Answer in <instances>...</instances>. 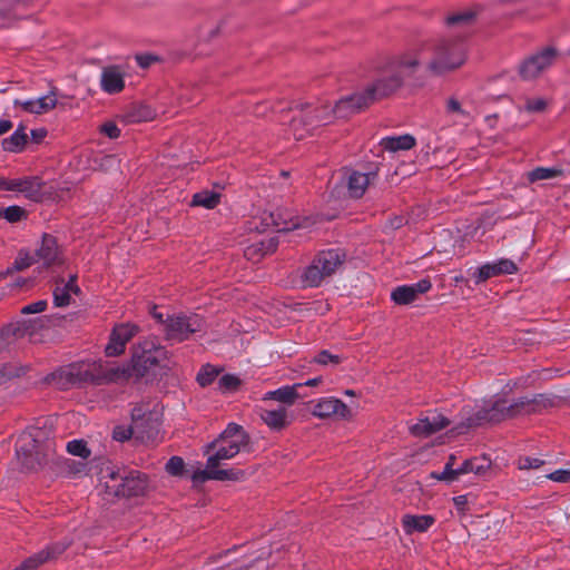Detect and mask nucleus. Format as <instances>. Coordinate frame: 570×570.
I'll return each mask as SVG.
<instances>
[{
	"label": "nucleus",
	"instance_id": "53",
	"mask_svg": "<svg viewBox=\"0 0 570 570\" xmlns=\"http://www.w3.org/2000/svg\"><path fill=\"white\" fill-rule=\"evenodd\" d=\"M100 131L111 139H116L120 136V129L115 122L108 121L101 125Z\"/></svg>",
	"mask_w": 570,
	"mask_h": 570
},
{
	"label": "nucleus",
	"instance_id": "61",
	"mask_svg": "<svg viewBox=\"0 0 570 570\" xmlns=\"http://www.w3.org/2000/svg\"><path fill=\"white\" fill-rule=\"evenodd\" d=\"M451 466V470L455 469V455H450L445 466Z\"/></svg>",
	"mask_w": 570,
	"mask_h": 570
},
{
	"label": "nucleus",
	"instance_id": "22",
	"mask_svg": "<svg viewBox=\"0 0 570 570\" xmlns=\"http://www.w3.org/2000/svg\"><path fill=\"white\" fill-rule=\"evenodd\" d=\"M101 90L108 95H116L125 88V71L120 66L102 68L100 75Z\"/></svg>",
	"mask_w": 570,
	"mask_h": 570
},
{
	"label": "nucleus",
	"instance_id": "62",
	"mask_svg": "<svg viewBox=\"0 0 570 570\" xmlns=\"http://www.w3.org/2000/svg\"><path fill=\"white\" fill-rule=\"evenodd\" d=\"M23 284H24V279H21V278L16 282V286H18V287H21Z\"/></svg>",
	"mask_w": 570,
	"mask_h": 570
},
{
	"label": "nucleus",
	"instance_id": "23",
	"mask_svg": "<svg viewBox=\"0 0 570 570\" xmlns=\"http://www.w3.org/2000/svg\"><path fill=\"white\" fill-rule=\"evenodd\" d=\"M14 106L21 107L24 111L33 115L46 114L58 106L57 95L50 91L48 95L28 100H14Z\"/></svg>",
	"mask_w": 570,
	"mask_h": 570
},
{
	"label": "nucleus",
	"instance_id": "2",
	"mask_svg": "<svg viewBox=\"0 0 570 570\" xmlns=\"http://www.w3.org/2000/svg\"><path fill=\"white\" fill-rule=\"evenodd\" d=\"M168 351L155 340L145 338L132 346L130 363L120 366L104 362L106 383L124 384L137 382L147 376L155 367L166 366Z\"/></svg>",
	"mask_w": 570,
	"mask_h": 570
},
{
	"label": "nucleus",
	"instance_id": "10",
	"mask_svg": "<svg viewBox=\"0 0 570 570\" xmlns=\"http://www.w3.org/2000/svg\"><path fill=\"white\" fill-rule=\"evenodd\" d=\"M204 320L197 314H173L166 317L163 332L168 341L183 342L204 328Z\"/></svg>",
	"mask_w": 570,
	"mask_h": 570
},
{
	"label": "nucleus",
	"instance_id": "28",
	"mask_svg": "<svg viewBox=\"0 0 570 570\" xmlns=\"http://www.w3.org/2000/svg\"><path fill=\"white\" fill-rule=\"evenodd\" d=\"M470 473L482 479H491L498 474V468L488 456H475L470 459Z\"/></svg>",
	"mask_w": 570,
	"mask_h": 570
},
{
	"label": "nucleus",
	"instance_id": "30",
	"mask_svg": "<svg viewBox=\"0 0 570 570\" xmlns=\"http://www.w3.org/2000/svg\"><path fill=\"white\" fill-rule=\"evenodd\" d=\"M328 275L322 272V267L316 262V256L312 263L304 269L302 274V283L305 287H317L320 286Z\"/></svg>",
	"mask_w": 570,
	"mask_h": 570
},
{
	"label": "nucleus",
	"instance_id": "25",
	"mask_svg": "<svg viewBox=\"0 0 570 570\" xmlns=\"http://www.w3.org/2000/svg\"><path fill=\"white\" fill-rule=\"evenodd\" d=\"M345 261V253L341 248H331L321 250L316 254V262L322 267V272L328 277L336 273Z\"/></svg>",
	"mask_w": 570,
	"mask_h": 570
},
{
	"label": "nucleus",
	"instance_id": "21",
	"mask_svg": "<svg viewBox=\"0 0 570 570\" xmlns=\"http://www.w3.org/2000/svg\"><path fill=\"white\" fill-rule=\"evenodd\" d=\"M263 228L266 230L274 227L277 232H286L296 229L303 226L299 217L291 216L287 212L277 210L275 213L264 214L262 216Z\"/></svg>",
	"mask_w": 570,
	"mask_h": 570
},
{
	"label": "nucleus",
	"instance_id": "16",
	"mask_svg": "<svg viewBox=\"0 0 570 570\" xmlns=\"http://www.w3.org/2000/svg\"><path fill=\"white\" fill-rule=\"evenodd\" d=\"M244 475V472L235 469H222L218 463L209 464V456L207 458L206 468L196 470L191 480L195 483H203L208 480H239Z\"/></svg>",
	"mask_w": 570,
	"mask_h": 570
},
{
	"label": "nucleus",
	"instance_id": "51",
	"mask_svg": "<svg viewBox=\"0 0 570 570\" xmlns=\"http://www.w3.org/2000/svg\"><path fill=\"white\" fill-rule=\"evenodd\" d=\"M473 19L471 12L456 13L448 17L446 23L449 26L466 24Z\"/></svg>",
	"mask_w": 570,
	"mask_h": 570
},
{
	"label": "nucleus",
	"instance_id": "8",
	"mask_svg": "<svg viewBox=\"0 0 570 570\" xmlns=\"http://www.w3.org/2000/svg\"><path fill=\"white\" fill-rule=\"evenodd\" d=\"M42 432L35 430L22 435L17 443V458L26 470H36L43 464L55 452V442L42 441Z\"/></svg>",
	"mask_w": 570,
	"mask_h": 570
},
{
	"label": "nucleus",
	"instance_id": "15",
	"mask_svg": "<svg viewBox=\"0 0 570 570\" xmlns=\"http://www.w3.org/2000/svg\"><path fill=\"white\" fill-rule=\"evenodd\" d=\"M0 189L19 191L28 199L38 202L42 195V183L37 177L1 179Z\"/></svg>",
	"mask_w": 570,
	"mask_h": 570
},
{
	"label": "nucleus",
	"instance_id": "49",
	"mask_svg": "<svg viewBox=\"0 0 570 570\" xmlns=\"http://www.w3.org/2000/svg\"><path fill=\"white\" fill-rule=\"evenodd\" d=\"M184 460L179 456H173L166 463V471L171 475H180L184 471Z\"/></svg>",
	"mask_w": 570,
	"mask_h": 570
},
{
	"label": "nucleus",
	"instance_id": "48",
	"mask_svg": "<svg viewBox=\"0 0 570 570\" xmlns=\"http://www.w3.org/2000/svg\"><path fill=\"white\" fill-rule=\"evenodd\" d=\"M131 435L136 438L135 424L131 426L118 425L112 431V438L119 442L129 440Z\"/></svg>",
	"mask_w": 570,
	"mask_h": 570
},
{
	"label": "nucleus",
	"instance_id": "52",
	"mask_svg": "<svg viewBox=\"0 0 570 570\" xmlns=\"http://www.w3.org/2000/svg\"><path fill=\"white\" fill-rule=\"evenodd\" d=\"M547 478L559 483H570V466L567 469L557 470L548 474Z\"/></svg>",
	"mask_w": 570,
	"mask_h": 570
},
{
	"label": "nucleus",
	"instance_id": "35",
	"mask_svg": "<svg viewBox=\"0 0 570 570\" xmlns=\"http://www.w3.org/2000/svg\"><path fill=\"white\" fill-rule=\"evenodd\" d=\"M222 368L212 364H205L197 373L196 381L202 389L208 387L222 373Z\"/></svg>",
	"mask_w": 570,
	"mask_h": 570
},
{
	"label": "nucleus",
	"instance_id": "41",
	"mask_svg": "<svg viewBox=\"0 0 570 570\" xmlns=\"http://www.w3.org/2000/svg\"><path fill=\"white\" fill-rule=\"evenodd\" d=\"M549 376H550V370H542L538 373H532L531 375H529L527 377L519 379L518 381L514 382L512 389L527 390V389L538 387L534 384V382L537 380L548 379Z\"/></svg>",
	"mask_w": 570,
	"mask_h": 570
},
{
	"label": "nucleus",
	"instance_id": "4",
	"mask_svg": "<svg viewBox=\"0 0 570 570\" xmlns=\"http://www.w3.org/2000/svg\"><path fill=\"white\" fill-rule=\"evenodd\" d=\"M106 383L104 362L79 363L60 367L41 380L38 387L42 390L67 391L82 389L83 383Z\"/></svg>",
	"mask_w": 570,
	"mask_h": 570
},
{
	"label": "nucleus",
	"instance_id": "50",
	"mask_svg": "<svg viewBox=\"0 0 570 570\" xmlns=\"http://www.w3.org/2000/svg\"><path fill=\"white\" fill-rule=\"evenodd\" d=\"M321 382V377H314L309 379L303 383H297L295 385H284L278 389H276L274 392H295V389L307 386V387H315Z\"/></svg>",
	"mask_w": 570,
	"mask_h": 570
},
{
	"label": "nucleus",
	"instance_id": "36",
	"mask_svg": "<svg viewBox=\"0 0 570 570\" xmlns=\"http://www.w3.org/2000/svg\"><path fill=\"white\" fill-rule=\"evenodd\" d=\"M220 195L216 191L205 190L194 195L193 205L213 209L219 204Z\"/></svg>",
	"mask_w": 570,
	"mask_h": 570
},
{
	"label": "nucleus",
	"instance_id": "24",
	"mask_svg": "<svg viewBox=\"0 0 570 570\" xmlns=\"http://www.w3.org/2000/svg\"><path fill=\"white\" fill-rule=\"evenodd\" d=\"M35 257L37 263H41L45 267L60 263V252L56 238L45 234L40 247L35 253Z\"/></svg>",
	"mask_w": 570,
	"mask_h": 570
},
{
	"label": "nucleus",
	"instance_id": "37",
	"mask_svg": "<svg viewBox=\"0 0 570 570\" xmlns=\"http://www.w3.org/2000/svg\"><path fill=\"white\" fill-rule=\"evenodd\" d=\"M445 111L449 116L455 117L458 121H469L471 115L465 110L455 97H450L445 104Z\"/></svg>",
	"mask_w": 570,
	"mask_h": 570
},
{
	"label": "nucleus",
	"instance_id": "43",
	"mask_svg": "<svg viewBox=\"0 0 570 570\" xmlns=\"http://www.w3.org/2000/svg\"><path fill=\"white\" fill-rule=\"evenodd\" d=\"M66 449L68 453L81 459H87L91 454V451L88 449L87 443L83 440H72L67 443Z\"/></svg>",
	"mask_w": 570,
	"mask_h": 570
},
{
	"label": "nucleus",
	"instance_id": "33",
	"mask_svg": "<svg viewBox=\"0 0 570 570\" xmlns=\"http://www.w3.org/2000/svg\"><path fill=\"white\" fill-rule=\"evenodd\" d=\"M26 144L27 134L24 132V127L20 126L10 137L2 140V148L9 153H19L23 149Z\"/></svg>",
	"mask_w": 570,
	"mask_h": 570
},
{
	"label": "nucleus",
	"instance_id": "45",
	"mask_svg": "<svg viewBox=\"0 0 570 570\" xmlns=\"http://www.w3.org/2000/svg\"><path fill=\"white\" fill-rule=\"evenodd\" d=\"M546 463L544 460L532 456H520L517 460V466L519 470H538Z\"/></svg>",
	"mask_w": 570,
	"mask_h": 570
},
{
	"label": "nucleus",
	"instance_id": "47",
	"mask_svg": "<svg viewBox=\"0 0 570 570\" xmlns=\"http://www.w3.org/2000/svg\"><path fill=\"white\" fill-rule=\"evenodd\" d=\"M342 357L337 354H332L328 351H321L315 357L314 362L320 365H337Z\"/></svg>",
	"mask_w": 570,
	"mask_h": 570
},
{
	"label": "nucleus",
	"instance_id": "38",
	"mask_svg": "<svg viewBox=\"0 0 570 570\" xmlns=\"http://www.w3.org/2000/svg\"><path fill=\"white\" fill-rule=\"evenodd\" d=\"M36 263L37 261L35 255H31L24 250H20L13 264L7 268L6 274L24 271Z\"/></svg>",
	"mask_w": 570,
	"mask_h": 570
},
{
	"label": "nucleus",
	"instance_id": "32",
	"mask_svg": "<svg viewBox=\"0 0 570 570\" xmlns=\"http://www.w3.org/2000/svg\"><path fill=\"white\" fill-rule=\"evenodd\" d=\"M470 473V460H465L460 466L451 470V466H444L442 472H432L431 476L439 481H444L448 483L454 482L459 480V478L463 474Z\"/></svg>",
	"mask_w": 570,
	"mask_h": 570
},
{
	"label": "nucleus",
	"instance_id": "55",
	"mask_svg": "<svg viewBox=\"0 0 570 570\" xmlns=\"http://www.w3.org/2000/svg\"><path fill=\"white\" fill-rule=\"evenodd\" d=\"M547 106V102L542 98L528 100L525 104V109L531 112L542 111Z\"/></svg>",
	"mask_w": 570,
	"mask_h": 570
},
{
	"label": "nucleus",
	"instance_id": "34",
	"mask_svg": "<svg viewBox=\"0 0 570 570\" xmlns=\"http://www.w3.org/2000/svg\"><path fill=\"white\" fill-rule=\"evenodd\" d=\"M415 145V139L411 135H403L399 137H387L383 139V146L386 150H409Z\"/></svg>",
	"mask_w": 570,
	"mask_h": 570
},
{
	"label": "nucleus",
	"instance_id": "18",
	"mask_svg": "<svg viewBox=\"0 0 570 570\" xmlns=\"http://www.w3.org/2000/svg\"><path fill=\"white\" fill-rule=\"evenodd\" d=\"M432 287L430 279L424 278L410 285L395 287L391 293V299L397 305H407L416 301L419 295L429 292Z\"/></svg>",
	"mask_w": 570,
	"mask_h": 570
},
{
	"label": "nucleus",
	"instance_id": "46",
	"mask_svg": "<svg viewBox=\"0 0 570 570\" xmlns=\"http://www.w3.org/2000/svg\"><path fill=\"white\" fill-rule=\"evenodd\" d=\"M24 216V210L19 206H9L0 209V217H3L10 223H17Z\"/></svg>",
	"mask_w": 570,
	"mask_h": 570
},
{
	"label": "nucleus",
	"instance_id": "42",
	"mask_svg": "<svg viewBox=\"0 0 570 570\" xmlns=\"http://www.w3.org/2000/svg\"><path fill=\"white\" fill-rule=\"evenodd\" d=\"M218 387L222 390L233 391L244 389V381L235 374H224L218 380Z\"/></svg>",
	"mask_w": 570,
	"mask_h": 570
},
{
	"label": "nucleus",
	"instance_id": "44",
	"mask_svg": "<svg viewBox=\"0 0 570 570\" xmlns=\"http://www.w3.org/2000/svg\"><path fill=\"white\" fill-rule=\"evenodd\" d=\"M63 469L69 475H80L87 472V463L83 461H76L71 459H65L62 461Z\"/></svg>",
	"mask_w": 570,
	"mask_h": 570
},
{
	"label": "nucleus",
	"instance_id": "31",
	"mask_svg": "<svg viewBox=\"0 0 570 570\" xmlns=\"http://www.w3.org/2000/svg\"><path fill=\"white\" fill-rule=\"evenodd\" d=\"M276 243L271 238L268 240H259L252 243L244 249V255L248 261L258 262L263 256L274 252Z\"/></svg>",
	"mask_w": 570,
	"mask_h": 570
},
{
	"label": "nucleus",
	"instance_id": "27",
	"mask_svg": "<svg viewBox=\"0 0 570 570\" xmlns=\"http://www.w3.org/2000/svg\"><path fill=\"white\" fill-rule=\"evenodd\" d=\"M76 275H71L67 283H58L53 289V303L58 307L68 306L70 304L71 294L77 295L80 292L76 284Z\"/></svg>",
	"mask_w": 570,
	"mask_h": 570
},
{
	"label": "nucleus",
	"instance_id": "5",
	"mask_svg": "<svg viewBox=\"0 0 570 570\" xmlns=\"http://www.w3.org/2000/svg\"><path fill=\"white\" fill-rule=\"evenodd\" d=\"M102 487L107 499L142 497L149 490V481L137 470H110L104 475Z\"/></svg>",
	"mask_w": 570,
	"mask_h": 570
},
{
	"label": "nucleus",
	"instance_id": "6",
	"mask_svg": "<svg viewBox=\"0 0 570 570\" xmlns=\"http://www.w3.org/2000/svg\"><path fill=\"white\" fill-rule=\"evenodd\" d=\"M249 443L247 432L236 423H229L217 439L204 448L205 454L209 455V464L235 458Z\"/></svg>",
	"mask_w": 570,
	"mask_h": 570
},
{
	"label": "nucleus",
	"instance_id": "13",
	"mask_svg": "<svg viewBox=\"0 0 570 570\" xmlns=\"http://www.w3.org/2000/svg\"><path fill=\"white\" fill-rule=\"evenodd\" d=\"M139 332V327L131 323H121L112 328L105 352L108 356H119L126 350V344Z\"/></svg>",
	"mask_w": 570,
	"mask_h": 570
},
{
	"label": "nucleus",
	"instance_id": "11",
	"mask_svg": "<svg viewBox=\"0 0 570 570\" xmlns=\"http://www.w3.org/2000/svg\"><path fill=\"white\" fill-rule=\"evenodd\" d=\"M508 394H492L485 401V406L478 412L479 420L499 421L507 415H514L519 412V407L524 405V402H513L509 400Z\"/></svg>",
	"mask_w": 570,
	"mask_h": 570
},
{
	"label": "nucleus",
	"instance_id": "60",
	"mask_svg": "<svg viewBox=\"0 0 570 570\" xmlns=\"http://www.w3.org/2000/svg\"><path fill=\"white\" fill-rule=\"evenodd\" d=\"M153 317L156 318L163 325V328L165 327L166 318H164V315L161 313H158L155 308L153 311Z\"/></svg>",
	"mask_w": 570,
	"mask_h": 570
},
{
	"label": "nucleus",
	"instance_id": "57",
	"mask_svg": "<svg viewBox=\"0 0 570 570\" xmlns=\"http://www.w3.org/2000/svg\"><path fill=\"white\" fill-rule=\"evenodd\" d=\"M11 333L10 328H3L0 331V353L3 352L8 346L7 337Z\"/></svg>",
	"mask_w": 570,
	"mask_h": 570
},
{
	"label": "nucleus",
	"instance_id": "3",
	"mask_svg": "<svg viewBox=\"0 0 570 570\" xmlns=\"http://www.w3.org/2000/svg\"><path fill=\"white\" fill-rule=\"evenodd\" d=\"M419 53L421 63L417 67L416 73L420 68L425 67V72L431 76H442L460 68L466 59V49L462 39L446 38L431 47L412 49L397 53L396 56H404L407 53Z\"/></svg>",
	"mask_w": 570,
	"mask_h": 570
},
{
	"label": "nucleus",
	"instance_id": "39",
	"mask_svg": "<svg viewBox=\"0 0 570 570\" xmlns=\"http://www.w3.org/2000/svg\"><path fill=\"white\" fill-rule=\"evenodd\" d=\"M562 174L561 169L558 168H548V167H537L528 173V180L531 183L538 180H547L552 179Z\"/></svg>",
	"mask_w": 570,
	"mask_h": 570
},
{
	"label": "nucleus",
	"instance_id": "19",
	"mask_svg": "<svg viewBox=\"0 0 570 570\" xmlns=\"http://www.w3.org/2000/svg\"><path fill=\"white\" fill-rule=\"evenodd\" d=\"M448 425L449 420L445 416L436 412H431L412 424L410 431L415 436L426 438L443 430Z\"/></svg>",
	"mask_w": 570,
	"mask_h": 570
},
{
	"label": "nucleus",
	"instance_id": "14",
	"mask_svg": "<svg viewBox=\"0 0 570 570\" xmlns=\"http://www.w3.org/2000/svg\"><path fill=\"white\" fill-rule=\"evenodd\" d=\"M275 396L282 405H292L295 401L296 394H272ZM261 419L274 430H281L285 428L288 423L287 414L284 406H279L277 409H259Z\"/></svg>",
	"mask_w": 570,
	"mask_h": 570
},
{
	"label": "nucleus",
	"instance_id": "58",
	"mask_svg": "<svg viewBox=\"0 0 570 570\" xmlns=\"http://www.w3.org/2000/svg\"><path fill=\"white\" fill-rule=\"evenodd\" d=\"M453 502L455 504V507L459 509V510H464L465 505L468 504V497L466 495H459V497H455L453 498Z\"/></svg>",
	"mask_w": 570,
	"mask_h": 570
},
{
	"label": "nucleus",
	"instance_id": "56",
	"mask_svg": "<svg viewBox=\"0 0 570 570\" xmlns=\"http://www.w3.org/2000/svg\"><path fill=\"white\" fill-rule=\"evenodd\" d=\"M136 61L141 68H147L157 61V57L149 53L138 55L136 56Z\"/></svg>",
	"mask_w": 570,
	"mask_h": 570
},
{
	"label": "nucleus",
	"instance_id": "54",
	"mask_svg": "<svg viewBox=\"0 0 570 570\" xmlns=\"http://www.w3.org/2000/svg\"><path fill=\"white\" fill-rule=\"evenodd\" d=\"M47 308V301H38L22 307V314H37L41 313Z\"/></svg>",
	"mask_w": 570,
	"mask_h": 570
},
{
	"label": "nucleus",
	"instance_id": "9",
	"mask_svg": "<svg viewBox=\"0 0 570 570\" xmlns=\"http://www.w3.org/2000/svg\"><path fill=\"white\" fill-rule=\"evenodd\" d=\"M161 416L163 406L156 400L147 397L137 403L131 411L136 439L141 442L155 441L158 435Z\"/></svg>",
	"mask_w": 570,
	"mask_h": 570
},
{
	"label": "nucleus",
	"instance_id": "40",
	"mask_svg": "<svg viewBox=\"0 0 570 570\" xmlns=\"http://www.w3.org/2000/svg\"><path fill=\"white\" fill-rule=\"evenodd\" d=\"M27 370V367L18 364L3 365L0 367V387H2L8 381L23 375Z\"/></svg>",
	"mask_w": 570,
	"mask_h": 570
},
{
	"label": "nucleus",
	"instance_id": "20",
	"mask_svg": "<svg viewBox=\"0 0 570 570\" xmlns=\"http://www.w3.org/2000/svg\"><path fill=\"white\" fill-rule=\"evenodd\" d=\"M517 269V265L513 261L501 258L497 262L487 263L478 267L473 277L475 283L480 284L494 276L513 274Z\"/></svg>",
	"mask_w": 570,
	"mask_h": 570
},
{
	"label": "nucleus",
	"instance_id": "29",
	"mask_svg": "<svg viewBox=\"0 0 570 570\" xmlns=\"http://www.w3.org/2000/svg\"><path fill=\"white\" fill-rule=\"evenodd\" d=\"M434 523L431 515L406 514L402 519L404 531L409 534L413 532H425Z\"/></svg>",
	"mask_w": 570,
	"mask_h": 570
},
{
	"label": "nucleus",
	"instance_id": "17",
	"mask_svg": "<svg viewBox=\"0 0 570 570\" xmlns=\"http://www.w3.org/2000/svg\"><path fill=\"white\" fill-rule=\"evenodd\" d=\"M377 176L376 169H371L368 171H358L346 169L344 174V178L346 180L347 193L352 198L362 197L367 187L372 181L375 180Z\"/></svg>",
	"mask_w": 570,
	"mask_h": 570
},
{
	"label": "nucleus",
	"instance_id": "1",
	"mask_svg": "<svg viewBox=\"0 0 570 570\" xmlns=\"http://www.w3.org/2000/svg\"><path fill=\"white\" fill-rule=\"evenodd\" d=\"M421 63L419 53L387 57L376 67L379 78L363 92L344 97L331 105L335 119L347 118L376 100L385 98L400 89L406 79L411 78Z\"/></svg>",
	"mask_w": 570,
	"mask_h": 570
},
{
	"label": "nucleus",
	"instance_id": "26",
	"mask_svg": "<svg viewBox=\"0 0 570 570\" xmlns=\"http://www.w3.org/2000/svg\"><path fill=\"white\" fill-rule=\"evenodd\" d=\"M313 413L320 417H345L348 413V410L343 402L331 396L320 400L318 403L314 406Z\"/></svg>",
	"mask_w": 570,
	"mask_h": 570
},
{
	"label": "nucleus",
	"instance_id": "7",
	"mask_svg": "<svg viewBox=\"0 0 570 570\" xmlns=\"http://www.w3.org/2000/svg\"><path fill=\"white\" fill-rule=\"evenodd\" d=\"M335 120L331 105L324 102L297 106L291 120V130L294 138L301 140L314 132L321 126L330 125Z\"/></svg>",
	"mask_w": 570,
	"mask_h": 570
},
{
	"label": "nucleus",
	"instance_id": "63",
	"mask_svg": "<svg viewBox=\"0 0 570 570\" xmlns=\"http://www.w3.org/2000/svg\"><path fill=\"white\" fill-rule=\"evenodd\" d=\"M149 118H151V111L147 110L146 115L144 116V119L147 120Z\"/></svg>",
	"mask_w": 570,
	"mask_h": 570
},
{
	"label": "nucleus",
	"instance_id": "12",
	"mask_svg": "<svg viewBox=\"0 0 570 570\" xmlns=\"http://www.w3.org/2000/svg\"><path fill=\"white\" fill-rule=\"evenodd\" d=\"M558 52L552 47H547L537 53L524 59L519 66V73L522 79L531 80L540 76L552 66Z\"/></svg>",
	"mask_w": 570,
	"mask_h": 570
},
{
	"label": "nucleus",
	"instance_id": "59",
	"mask_svg": "<svg viewBox=\"0 0 570 570\" xmlns=\"http://www.w3.org/2000/svg\"><path fill=\"white\" fill-rule=\"evenodd\" d=\"M12 128V122L8 119L0 120V136L8 132Z\"/></svg>",
	"mask_w": 570,
	"mask_h": 570
}]
</instances>
